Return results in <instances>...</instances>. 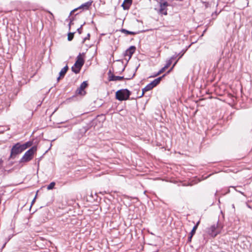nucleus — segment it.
<instances>
[{"mask_svg": "<svg viewBox=\"0 0 252 252\" xmlns=\"http://www.w3.org/2000/svg\"><path fill=\"white\" fill-rule=\"evenodd\" d=\"M82 25H81V27H80L79 28H78V29H77V31H78V32H79V33H81V29H82Z\"/></svg>", "mask_w": 252, "mask_h": 252, "instance_id": "5701e85b", "label": "nucleus"}, {"mask_svg": "<svg viewBox=\"0 0 252 252\" xmlns=\"http://www.w3.org/2000/svg\"><path fill=\"white\" fill-rule=\"evenodd\" d=\"M93 0H90L89 1L82 4L80 6L78 9H82L83 10H88L89 7L92 5Z\"/></svg>", "mask_w": 252, "mask_h": 252, "instance_id": "1a4fd4ad", "label": "nucleus"}, {"mask_svg": "<svg viewBox=\"0 0 252 252\" xmlns=\"http://www.w3.org/2000/svg\"><path fill=\"white\" fill-rule=\"evenodd\" d=\"M183 54H184V53H183L182 55H180L179 59L182 57V56L183 55Z\"/></svg>", "mask_w": 252, "mask_h": 252, "instance_id": "393cba45", "label": "nucleus"}, {"mask_svg": "<svg viewBox=\"0 0 252 252\" xmlns=\"http://www.w3.org/2000/svg\"><path fill=\"white\" fill-rule=\"evenodd\" d=\"M221 228L220 224L218 222L216 224H214L210 227H208L206 232L212 237H215L220 232Z\"/></svg>", "mask_w": 252, "mask_h": 252, "instance_id": "f257e3e1", "label": "nucleus"}, {"mask_svg": "<svg viewBox=\"0 0 252 252\" xmlns=\"http://www.w3.org/2000/svg\"><path fill=\"white\" fill-rule=\"evenodd\" d=\"M87 82L84 81L81 84L80 87L76 90V93L78 94L84 95L85 94L84 89L87 87Z\"/></svg>", "mask_w": 252, "mask_h": 252, "instance_id": "0eeeda50", "label": "nucleus"}, {"mask_svg": "<svg viewBox=\"0 0 252 252\" xmlns=\"http://www.w3.org/2000/svg\"><path fill=\"white\" fill-rule=\"evenodd\" d=\"M132 0H124L122 4L124 10H128L132 4Z\"/></svg>", "mask_w": 252, "mask_h": 252, "instance_id": "9d476101", "label": "nucleus"}, {"mask_svg": "<svg viewBox=\"0 0 252 252\" xmlns=\"http://www.w3.org/2000/svg\"><path fill=\"white\" fill-rule=\"evenodd\" d=\"M166 69V68H165V66H164L155 75V76L160 75V74L163 73Z\"/></svg>", "mask_w": 252, "mask_h": 252, "instance_id": "a211bd4d", "label": "nucleus"}, {"mask_svg": "<svg viewBox=\"0 0 252 252\" xmlns=\"http://www.w3.org/2000/svg\"><path fill=\"white\" fill-rule=\"evenodd\" d=\"M130 92L127 89H122L116 93V98L120 101L126 100L129 98Z\"/></svg>", "mask_w": 252, "mask_h": 252, "instance_id": "20e7f679", "label": "nucleus"}, {"mask_svg": "<svg viewBox=\"0 0 252 252\" xmlns=\"http://www.w3.org/2000/svg\"><path fill=\"white\" fill-rule=\"evenodd\" d=\"M192 236H193V235H191V234H190L188 238V241L189 242H191V238H192Z\"/></svg>", "mask_w": 252, "mask_h": 252, "instance_id": "4be33fe9", "label": "nucleus"}, {"mask_svg": "<svg viewBox=\"0 0 252 252\" xmlns=\"http://www.w3.org/2000/svg\"><path fill=\"white\" fill-rule=\"evenodd\" d=\"M22 145H25L27 147V148L31 145V144L30 142H27L26 143L23 144Z\"/></svg>", "mask_w": 252, "mask_h": 252, "instance_id": "412c9836", "label": "nucleus"}, {"mask_svg": "<svg viewBox=\"0 0 252 252\" xmlns=\"http://www.w3.org/2000/svg\"><path fill=\"white\" fill-rule=\"evenodd\" d=\"M135 50L136 48L134 46H131L128 49H127L124 53L125 59L129 61L133 54L135 52Z\"/></svg>", "mask_w": 252, "mask_h": 252, "instance_id": "423d86ee", "label": "nucleus"}, {"mask_svg": "<svg viewBox=\"0 0 252 252\" xmlns=\"http://www.w3.org/2000/svg\"><path fill=\"white\" fill-rule=\"evenodd\" d=\"M35 197L33 199L32 202H33L35 200Z\"/></svg>", "mask_w": 252, "mask_h": 252, "instance_id": "bb28decb", "label": "nucleus"}, {"mask_svg": "<svg viewBox=\"0 0 252 252\" xmlns=\"http://www.w3.org/2000/svg\"><path fill=\"white\" fill-rule=\"evenodd\" d=\"M165 75H163L161 77H159L156 79H155L154 81H153L152 82H151L150 83L152 84V86L153 87H156L157 85H158L160 81L161 80L162 78L165 76Z\"/></svg>", "mask_w": 252, "mask_h": 252, "instance_id": "ddd939ff", "label": "nucleus"}, {"mask_svg": "<svg viewBox=\"0 0 252 252\" xmlns=\"http://www.w3.org/2000/svg\"><path fill=\"white\" fill-rule=\"evenodd\" d=\"M153 88L154 87L152 86L151 83L148 84L143 89L142 96L144 95L145 92L152 90Z\"/></svg>", "mask_w": 252, "mask_h": 252, "instance_id": "4468645a", "label": "nucleus"}, {"mask_svg": "<svg viewBox=\"0 0 252 252\" xmlns=\"http://www.w3.org/2000/svg\"><path fill=\"white\" fill-rule=\"evenodd\" d=\"M55 186V182H51L47 187V189L48 190H50L53 189Z\"/></svg>", "mask_w": 252, "mask_h": 252, "instance_id": "f3484780", "label": "nucleus"}, {"mask_svg": "<svg viewBox=\"0 0 252 252\" xmlns=\"http://www.w3.org/2000/svg\"><path fill=\"white\" fill-rule=\"evenodd\" d=\"M122 32H123V33H126L127 34L135 35V34H136V32H135L129 31H127V30H126V29H122Z\"/></svg>", "mask_w": 252, "mask_h": 252, "instance_id": "2eb2a0df", "label": "nucleus"}, {"mask_svg": "<svg viewBox=\"0 0 252 252\" xmlns=\"http://www.w3.org/2000/svg\"><path fill=\"white\" fill-rule=\"evenodd\" d=\"M36 151V147L35 146L32 147L25 153L23 157L20 159V162H27L32 159L34 153Z\"/></svg>", "mask_w": 252, "mask_h": 252, "instance_id": "7ed1b4c3", "label": "nucleus"}, {"mask_svg": "<svg viewBox=\"0 0 252 252\" xmlns=\"http://www.w3.org/2000/svg\"><path fill=\"white\" fill-rule=\"evenodd\" d=\"M73 35H74V33H71V32H70L68 34V40L69 41H71L73 38Z\"/></svg>", "mask_w": 252, "mask_h": 252, "instance_id": "6ab92c4d", "label": "nucleus"}, {"mask_svg": "<svg viewBox=\"0 0 252 252\" xmlns=\"http://www.w3.org/2000/svg\"><path fill=\"white\" fill-rule=\"evenodd\" d=\"M68 68L67 65H66L65 66H64L63 68L62 69V70H61V71L59 73L60 76L57 79L58 81H59L61 77H63L64 76V75L65 74V73H66V72L68 70Z\"/></svg>", "mask_w": 252, "mask_h": 252, "instance_id": "9b49d317", "label": "nucleus"}, {"mask_svg": "<svg viewBox=\"0 0 252 252\" xmlns=\"http://www.w3.org/2000/svg\"><path fill=\"white\" fill-rule=\"evenodd\" d=\"M199 223V221H198L197 223V224L195 226H194V227H193L190 233V234H191V235H193L195 234V231H196V229L197 228V227H198Z\"/></svg>", "mask_w": 252, "mask_h": 252, "instance_id": "dca6fc26", "label": "nucleus"}, {"mask_svg": "<svg viewBox=\"0 0 252 252\" xmlns=\"http://www.w3.org/2000/svg\"><path fill=\"white\" fill-rule=\"evenodd\" d=\"M183 54H184V53H183L182 55H180L179 59L182 57V56L183 55Z\"/></svg>", "mask_w": 252, "mask_h": 252, "instance_id": "a878e982", "label": "nucleus"}, {"mask_svg": "<svg viewBox=\"0 0 252 252\" xmlns=\"http://www.w3.org/2000/svg\"><path fill=\"white\" fill-rule=\"evenodd\" d=\"M84 63V60L81 57V54H79V55L77 57L76 61L71 68L72 71L76 74L78 73Z\"/></svg>", "mask_w": 252, "mask_h": 252, "instance_id": "39448f33", "label": "nucleus"}, {"mask_svg": "<svg viewBox=\"0 0 252 252\" xmlns=\"http://www.w3.org/2000/svg\"><path fill=\"white\" fill-rule=\"evenodd\" d=\"M172 59V58L169 60L166 64L164 66H165V68H166V69L170 65V64H171V63H172V61H171V59Z\"/></svg>", "mask_w": 252, "mask_h": 252, "instance_id": "aec40b11", "label": "nucleus"}, {"mask_svg": "<svg viewBox=\"0 0 252 252\" xmlns=\"http://www.w3.org/2000/svg\"><path fill=\"white\" fill-rule=\"evenodd\" d=\"M26 149V146L21 145L19 143H17L12 147L11 150L10 158H14L17 155L21 153Z\"/></svg>", "mask_w": 252, "mask_h": 252, "instance_id": "f03ea898", "label": "nucleus"}, {"mask_svg": "<svg viewBox=\"0 0 252 252\" xmlns=\"http://www.w3.org/2000/svg\"><path fill=\"white\" fill-rule=\"evenodd\" d=\"M167 5H168V4L166 2H164L160 4L159 12L161 14H164V15L167 14L166 7Z\"/></svg>", "mask_w": 252, "mask_h": 252, "instance_id": "6e6552de", "label": "nucleus"}, {"mask_svg": "<svg viewBox=\"0 0 252 252\" xmlns=\"http://www.w3.org/2000/svg\"><path fill=\"white\" fill-rule=\"evenodd\" d=\"M176 63H177V62H176L174 63V64H173V66H172V68H171V69L174 67V66L175 65V64H176Z\"/></svg>", "mask_w": 252, "mask_h": 252, "instance_id": "b1692460", "label": "nucleus"}, {"mask_svg": "<svg viewBox=\"0 0 252 252\" xmlns=\"http://www.w3.org/2000/svg\"><path fill=\"white\" fill-rule=\"evenodd\" d=\"M123 79L124 77L115 76L113 74L109 75V81H120L123 80Z\"/></svg>", "mask_w": 252, "mask_h": 252, "instance_id": "f8f14e48", "label": "nucleus"}]
</instances>
